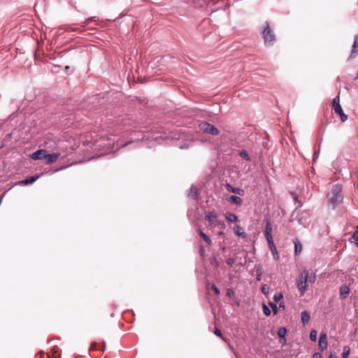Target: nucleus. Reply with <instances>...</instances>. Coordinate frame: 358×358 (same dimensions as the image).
I'll return each mask as SVG.
<instances>
[{
    "mask_svg": "<svg viewBox=\"0 0 358 358\" xmlns=\"http://www.w3.org/2000/svg\"><path fill=\"white\" fill-rule=\"evenodd\" d=\"M310 320V315L306 310L301 312V322L303 324L307 323Z\"/></svg>",
    "mask_w": 358,
    "mask_h": 358,
    "instance_id": "19",
    "label": "nucleus"
},
{
    "mask_svg": "<svg viewBox=\"0 0 358 358\" xmlns=\"http://www.w3.org/2000/svg\"><path fill=\"white\" fill-rule=\"evenodd\" d=\"M342 187L339 185H334L329 194V203L332 205V208L335 206L341 201Z\"/></svg>",
    "mask_w": 358,
    "mask_h": 358,
    "instance_id": "1",
    "label": "nucleus"
},
{
    "mask_svg": "<svg viewBox=\"0 0 358 358\" xmlns=\"http://www.w3.org/2000/svg\"><path fill=\"white\" fill-rule=\"evenodd\" d=\"M358 54V34L355 36L354 43L352 47L351 54L350 59L355 57Z\"/></svg>",
    "mask_w": 358,
    "mask_h": 358,
    "instance_id": "10",
    "label": "nucleus"
},
{
    "mask_svg": "<svg viewBox=\"0 0 358 358\" xmlns=\"http://www.w3.org/2000/svg\"><path fill=\"white\" fill-rule=\"evenodd\" d=\"M45 154H46V150L41 149V150H38L34 152V153H32L31 157L34 160H39V159H42L45 158Z\"/></svg>",
    "mask_w": 358,
    "mask_h": 358,
    "instance_id": "9",
    "label": "nucleus"
},
{
    "mask_svg": "<svg viewBox=\"0 0 358 358\" xmlns=\"http://www.w3.org/2000/svg\"><path fill=\"white\" fill-rule=\"evenodd\" d=\"M293 243L294 244V252L296 255H298L301 253L302 250V245L300 241L298 238H294L293 240Z\"/></svg>",
    "mask_w": 358,
    "mask_h": 358,
    "instance_id": "13",
    "label": "nucleus"
},
{
    "mask_svg": "<svg viewBox=\"0 0 358 358\" xmlns=\"http://www.w3.org/2000/svg\"><path fill=\"white\" fill-rule=\"evenodd\" d=\"M313 358H322V356L320 353L316 352L313 355Z\"/></svg>",
    "mask_w": 358,
    "mask_h": 358,
    "instance_id": "37",
    "label": "nucleus"
},
{
    "mask_svg": "<svg viewBox=\"0 0 358 358\" xmlns=\"http://www.w3.org/2000/svg\"><path fill=\"white\" fill-rule=\"evenodd\" d=\"M217 226L219 227L221 229H224L226 227L225 223L223 221H220V220H219Z\"/></svg>",
    "mask_w": 358,
    "mask_h": 358,
    "instance_id": "33",
    "label": "nucleus"
},
{
    "mask_svg": "<svg viewBox=\"0 0 358 358\" xmlns=\"http://www.w3.org/2000/svg\"><path fill=\"white\" fill-rule=\"evenodd\" d=\"M357 245H358V243H357Z\"/></svg>",
    "mask_w": 358,
    "mask_h": 358,
    "instance_id": "43",
    "label": "nucleus"
},
{
    "mask_svg": "<svg viewBox=\"0 0 358 358\" xmlns=\"http://www.w3.org/2000/svg\"><path fill=\"white\" fill-rule=\"evenodd\" d=\"M206 219L208 220V224L211 227H217V224L219 222L217 219V215L213 212H208L206 214Z\"/></svg>",
    "mask_w": 358,
    "mask_h": 358,
    "instance_id": "5",
    "label": "nucleus"
},
{
    "mask_svg": "<svg viewBox=\"0 0 358 358\" xmlns=\"http://www.w3.org/2000/svg\"><path fill=\"white\" fill-rule=\"evenodd\" d=\"M337 105H341L340 104V100H339V96H337L336 97H335L333 101H332V106H333V108L334 107H336Z\"/></svg>",
    "mask_w": 358,
    "mask_h": 358,
    "instance_id": "31",
    "label": "nucleus"
},
{
    "mask_svg": "<svg viewBox=\"0 0 358 358\" xmlns=\"http://www.w3.org/2000/svg\"><path fill=\"white\" fill-rule=\"evenodd\" d=\"M60 156V153L54 152L52 154H45L46 163L50 164L57 161V159Z\"/></svg>",
    "mask_w": 358,
    "mask_h": 358,
    "instance_id": "8",
    "label": "nucleus"
},
{
    "mask_svg": "<svg viewBox=\"0 0 358 358\" xmlns=\"http://www.w3.org/2000/svg\"><path fill=\"white\" fill-rule=\"evenodd\" d=\"M200 129L205 133L215 136L220 134L219 130L207 122H202L199 125Z\"/></svg>",
    "mask_w": 358,
    "mask_h": 358,
    "instance_id": "3",
    "label": "nucleus"
},
{
    "mask_svg": "<svg viewBox=\"0 0 358 358\" xmlns=\"http://www.w3.org/2000/svg\"><path fill=\"white\" fill-rule=\"evenodd\" d=\"M282 298L283 296L280 292H276L273 296V299L275 302L280 301Z\"/></svg>",
    "mask_w": 358,
    "mask_h": 358,
    "instance_id": "28",
    "label": "nucleus"
},
{
    "mask_svg": "<svg viewBox=\"0 0 358 358\" xmlns=\"http://www.w3.org/2000/svg\"><path fill=\"white\" fill-rule=\"evenodd\" d=\"M310 338L312 341L315 342L317 340V331L312 330L310 333Z\"/></svg>",
    "mask_w": 358,
    "mask_h": 358,
    "instance_id": "27",
    "label": "nucleus"
},
{
    "mask_svg": "<svg viewBox=\"0 0 358 358\" xmlns=\"http://www.w3.org/2000/svg\"><path fill=\"white\" fill-rule=\"evenodd\" d=\"M268 245L269 249L271 250V251L273 253V258L275 260H278L280 258V255L277 251V249L274 244V242L273 241V242L268 243Z\"/></svg>",
    "mask_w": 358,
    "mask_h": 358,
    "instance_id": "12",
    "label": "nucleus"
},
{
    "mask_svg": "<svg viewBox=\"0 0 358 358\" xmlns=\"http://www.w3.org/2000/svg\"><path fill=\"white\" fill-rule=\"evenodd\" d=\"M263 312L266 316H268L271 314L269 308L265 304L263 305Z\"/></svg>",
    "mask_w": 358,
    "mask_h": 358,
    "instance_id": "29",
    "label": "nucleus"
},
{
    "mask_svg": "<svg viewBox=\"0 0 358 358\" xmlns=\"http://www.w3.org/2000/svg\"><path fill=\"white\" fill-rule=\"evenodd\" d=\"M268 305L270 306V307L272 308L273 311V313L274 314H276L277 312H278V306L275 303H273V302H270L268 303Z\"/></svg>",
    "mask_w": 358,
    "mask_h": 358,
    "instance_id": "30",
    "label": "nucleus"
},
{
    "mask_svg": "<svg viewBox=\"0 0 358 358\" xmlns=\"http://www.w3.org/2000/svg\"><path fill=\"white\" fill-rule=\"evenodd\" d=\"M279 308L282 309V310L285 309V303L284 302L282 301L279 303Z\"/></svg>",
    "mask_w": 358,
    "mask_h": 358,
    "instance_id": "38",
    "label": "nucleus"
},
{
    "mask_svg": "<svg viewBox=\"0 0 358 358\" xmlns=\"http://www.w3.org/2000/svg\"><path fill=\"white\" fill-rule=\"evenodd\" d=\"M262 35L266 44L271 45L275 41V35L269 27V24L266 23V26L262 31Z\"/></svg>",
    "mask_w": 358,
    "mask_h": 358,
    "instance_id": "4",
    "label": "nucleus"
},
{
    "mask_svg": "<svg viewBox=\"0 0 358 358\" xmlns=\"http://www.w3.org/2000/svg\"><path fill=\"white\" fill-rule=\"evenodd\" d=\"M334 111L336 114H338L342 122H345L348 119V116L344 114L342 107L341 105H337L336 107H334Z\"/></svg>",
    "mask_w": 358,
    "mask_h": 358,
    "instance_id": "11",
    "label": "nucleus"
},
{
    "mask_svg": "<svg viewBox=\"0 0 358 358\" xmlns=\"http://www.w3.org/2000/svg\"><path fill=\"white\" fill-rule=\"evenodd\" d=\"M234 294V291L231 289H228L227 291V294L228 296H231Z\"/></svg>",
    "mask_w": 358,
    "mask_h": 358,
    "instance_id": "35",
    "label": "nucleus"
},
{
    "mask_svg": "<svg viewBox=\"0 0 358 358\" xmlns=\"http://www.w3.org/2000/svg\"><path fill=\"white\" fill-rule=\"evenodd\" d=\"M316 279L315 274L313 272L308 271V282L310 283H314Z\"/></svg>",
    "mask_w": 358,
    "mask_h": 358,
    "instance_id": "25",
    "label": "nucleus"
},
{
    "mask_svg": "<svg viewBox=\"0 0 358 358\" xmlns=\"http://www.w3.org/2000/svg\"><path fill=\"white\" fill-rule=\"evenodd\" d=\"M352 237L358 242V231H355Z\"/></svg>",
    "mask_w": 358,
    "mask_h": 358,
    "instance_id": "36",
    "label": "nucleus"
},
{
    "mask_svg": "<svg viewBox=\"0 0 358 358\" xmlns=\"http://www.w3.org/2000/svg\"><path fill=\"white\" fill-rule=\"evenodd\" d=\"M227 263L229 265H231L234 263V259L230 258V259H227Z\"/></svg>",
    "mask_w": 358,
    "mask_h": 358,
    "instance_id": "39",
    "label": "nucleus"
},
{
    "mask_svg": "<svg viewBox=\"0 0 358 358\" xmlns=\"http://www.w3.org/2000/svg\"><path fill=\"white\" fill-rule=\"evenodd\" d=\"M239 154H240V156H241L243 159H245L246 161H250V157H249V155H248V154L247 151H245V150H241V151L240 152V153H239Z\"/></svg>",
    "mask_w": 358,
    "mask_h": 358,
    "instance_id": "26",
    "label": "nucleus"
},
{
    "mask_svg": "<svg viewBox=\"0 0 358 358\" xmlns=\"http://www.w3.org/2000/svg\"><path fill=\"white\" fill-rule=\"evenodd\" d=\"M198 194H199V192H198L197 188L194 186H192L189 189L188 195L189 196H192V198L195 199V198H196Z\"/></svg>",
    "mask_w": 358,
    "mask_h": 358,
    "instance_id": "20",
    "label": "nucleus"
},
{
    "mask_svg": "<svg viewBox=\"0 0 358 358\" xmlns=\"http://www.w3.org/2000/svg\"><path fill=\"white\" fill-rule=\"evenodd\" d=\"M327 347V336L326 333H321L319 338V348L323 350Z\"/></svg>",
    "mask_w": 358,
    "mask_h": 358,
    "instance_id": "7",
    "label": "nucleus"
},
{
    "mask_svg": "<svg viewBox=\"0 0 358 358\" xmlns=\"http://www.w3.org/2000/svg\"><path fill=\"white\" fill-rule=\"evenodd\" d=\"M329 358H337L336 355L334 353H331L329 355Z\"/></svg>",
    "mask_w": 358,
    "mask_h": 358,
    "instance_id": "40",
    "label": "nucleus"
},
{
    "mask_svg": "<svg viewBox=\"0 0 358 358\" xmlns=\"http://www.w3.org/2000/svg\"><path fill=\"white\" fill-rule=\"evenodd\" d=\"M350 353V348L348 346H344L343 349L342 358H348Z\"/></svg>",
    "mask_w": 358,
    "mask_h": 358,
    "instance_id": "24",
    "label": "nucleus"
},
{
    "mask_svg": "<svg viewBox=\"0 0 358 358\" xmlns=\"http://www.w3.org/2000/svg\"><path fill=\"white\" fill-rule=\"evenodd\" d=\"M262 292L264 294H268L269 292V287L266 285L262 286Z\"/></svg>",
    "mask_w": 358,
    "mask_h": 358,
    "instance_id": "32",
    "label": "nucleus"
},
{
    "mask_svg": "<svg viewBox=\"0 0 358 358\" xmlns=\"http://www.w3.org/2000/svg\"><path fill=\"white\" fill-rule=\"evenodd\" d=\"M198 233L199 235L204 239V241L209 245L211 244V240L210 238L203 231H201L200 229L198 230Z\"/></svg>",
    "mask_w": 358,
    "mask_h": 358,
    "instance_id": "23",
    "label": "nucleus"
},
{
    "mask_svg": "<svg viewBox=\"0 0 358 358\" xmlns=\"http://www.w3.org/2000/svg\"><path fill=\"white\" fill-rule=\"evenodd\" d=\"M234 230L238 236H241L243 238L246 237V234L243 231L242 228L240 226L236 225L234 227Z\"/></svg>",
    "mask_w": 358,
    "mask_h": 358,
    "instance_id": "18",
    "label": "nucleus"
},
{
    "mask_svg": "<svg viewBox=\"0 0 358 358\" xmlns=\"http://www.w3.org/2000/svg\"><path fill=\"white\" fill-rule=\"evenodd\" d=\"M350 293V288L347 285H343L340 289L341 296L346 298Z\"/></svg>",
    "mask_w": 358,
    "mask_h": 358,
    "instance_id": "16",
    "label": "nucleus"
},
{
    "mask_svg": "<svg viewBox=\"0 0 358 358\" xmlns=\"http://www.w3.org/2000/svg\"><path fill=\"white\" fill-rule=\"evenodd\" d=\"M206 288L208 289H213L215 294L218 295L220 294L219 289L213 283L208 282L206 285Z\"/></svg>",
    "mask_w": 358,
    "mask_h": 358,
    "instance_id": "22",
    "label": "nucleus"
},
{
    "mask_svg": "<svg viewBox=\"0 0 358 358\" xmlns=\"http://www.w3.org/2000/svg\"><path fill=\"white\" fill-rule=\"evenodd\" d=\"M229 200L238 205H241L243 201L241 197L234 195L230 196Z\"/></svg>",
    "mask_w": 358,
    "mask_h": 358,
    "instance_id": "21",
    "label": "nucleus"
},
{
    "mask_svg": "<svg viewBox=\"0 0 358 358\" xmlns=\"http://www.w3.org/2000/svg\"><path fill=\"white\" fill-rule=\"evenodd\" d=\"M264 234L267 243L273 241L272 237V226L269 220L266 221Z\"/></svg>",
    "mask_w": 358,
    "mask_h": 358,
    "instance_id": "6",
    "label": "nucleus"
},
{
    "mask_svg": "<svg viewBox=\"0 0 358 358\" xmlns=\"http://www.w3.org/2000/svg\"><path fill=\"white\" fill-rule=\"evenodd\" d=\"M286 332L287 330L285 327H280L278 330V336H279L281 343H285L286 341V339L285 338Z\"/></svg>",
    "mask_w": 358,
    "mask_h": 358,
    "instance_id": "15",
    "label": "nucleus"
},
{
    "mask_svg": "<svg viewBox=\"0 0 358 358\" xmlns=\"http://www.w3.org/2000/svg\"><path fill=\"white\" fill-rule=\"evenodd\" d=\"M225 218L229 222H236L238 220V217L236 215L227 213L224 215Z\"/></svg>",
    "mask_w": 358,
    "mask_h": 358,
    "instance_id": "17",
    "label": "nucleus"
},
{
    "mask_svg": "<svg viewBox=\"0 0 358 358\" xmlns=\"http://www.w3.org/2000/svg\"><path fill=\"white\" fill-rule=\"evenodd\" d=\"M215 334L217 336H222V332L220 329H215V331H214Z\"/></svg>",
    "mask_w": 358,
    "mask_h": 358,
    "instance_id": "34",
    "label": "nucleus"
},
{
    "mask_svg": "<svg viewBox=\"0 0 358 358\" xmlns=\"http://www.w3.org/2000/svg\"><path fill=\"white\" fill-rule=\"evenodd\" d=\"M231 192H235V193L236 192V193H238V194H240V192H239L238 189L236 190L235 189H231Z\"/></svg>",
    "mask_w": 358,
    "mask_h": 358,
    "instance_id": "41",
    "label": "nucleus"
},
{
    "mask_svg": "<svg viewBox=\"0 0 358 358\" xmlns=\"http://www.w3.org/2000/svg\"><path fill=\"white\" fill-rule=\"evenodd\" d=\"M39 178V176H34L29 177L25 180L20 181L19 183L24 185H27L34 182L37 179Z\"/></svg>",
    "mask_w": 358,
    "mask_h": 358,
    "instance_id": "14",
    "label": "nucleus"
},
{
    "mask_svg": "<svg viewBox=\"0 0 358 358\" xmlns=\"http://www.w3.org/2000/svg\"><path fill=\"white\" fill-rule=\"evenodd\" d=\"M308 278V271L304 270L301 272L299 278L296 280V286L301 294H303L306 291V285Z\"/></svg>",
    "mask_w": 358,
    "mask_h": 358,
    "instance_id": "2",
    "label": "nucleus"
},
{
    "mask_svg": "<svg viewBox=\"0 0 358 358\" xmlns=\"http://www.w3.org/2000/svg\"><path fill=\"white\" fill-rule=\"evenodd\" d=\"M260 279H261V273L258 274L257 277V280H260Z\"/></svg>",
    "mask_w": 358,
    "mask_h": 358,
    "instance_id": "42",
    "label": "nucleus"
}]
</instances>
